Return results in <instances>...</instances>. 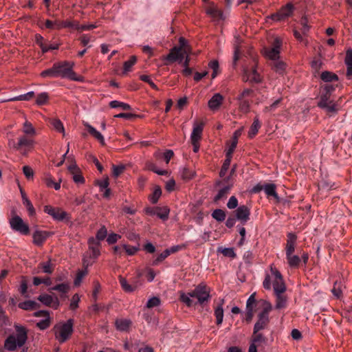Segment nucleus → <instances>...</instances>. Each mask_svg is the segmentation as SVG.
Wrapping results in <instances>:
<instances>
[{
	"instance_id": "24",
	"label": "nucleus",
	"mask_w": 352,
	"mask_h": 352,
	"mask_svg": "<svg viewBox=\"0 0 352 352\" xmlns=\"http://www.w3.org/2000/svg\"><path fill=\"white\" fill-rule=\"evenodd\" d=\"M344 63L346 66V76L348 79L352 80V50H346Z\"/></svg>"
},
{
	"instance_id": "56",
	"label": "nucleus",
	"mask_w": 352,
	"mask_h": 352,
	"mask_svg": "<svg viewBox=\"0 0 352 352\" xmlns=\"http://www.w3.org/2000/svg\"><path fill=\"white\" fill-rule=\"evenodd\" d=\"M208 66L210 69H212L213 72L212 74V78H216L217 75L219 72V63L217 60H213L210 61L208 64Z\"/></svg>"
},
{
	"instance_id": "9",
	"label": "nucleus",
	"mask_w": 352,
	"mask_h": 352,
	"mask_svg": "<svg viewBox=\"0 0 352 352\" xmlns=\"http://www.w3.org/2000/svg\"><path fill=\"white\" fill-rule=\"evenodd\" d=\"M280 46V40L278 38H276L273 43V47L272 48H266L264 50V55L266 58L272 61L279 59Z\"/></svg>"
},
{
	"instance_id": "55",
	"label": "nucleus",
	"mask_w": 352,
	"mask_h": 352,
	"mask_svg": "<svg viewBox=\"0 0 352 352\" xmlns=\"http://www.w3.org/2000/svg\"><path fill=\"white\" fill-rule=\"evenodd\" d=\"M23 204L26 207L29 215L33 216L35 214V209L28 198L24 197Z\"/></svg>"
},
{
	"instance_id": "34",
	"label": "nucleus",
	"mask_w": 352,
	"mask_h": 352,
	"mask_svg": "<svg viewBox=\"0 0 352 352\" xmlns=\"http://www.w3.org/2000/svg\"><path fill=\"white\" fill-rule=\"evenodd\" d=\"M34 141L25 136H21L19 138L17 145L19 146V150H22L23 148H29L32 146Z\"/></svg>"
},
{
	"instance_id": "25",
	"label": "nucleus",
	"mask_w": 352,
	"mask_h": 352,
	"mask_svg": "<svg viewBox=\"0 0 352 352\" xmlns=\"http://www.w3.org/2000/svg\"><path fill=\"white\" fill-rule=\"evenodd\" d=\"M269 322V316L263 315L260 314L258 316V320L256 322L254 327V333H257L260 330H262L265 328L267 324Z\"/></svg>"
},
{
	"instance_id": "8",
	"label": "nucleus",
	"mask_w": 352,
	"mask_h": 352,
	"mask_svg": "<svg viewBox=\"0 0 352 352\" xmlns=\"http://www.w3.org/2000/svg\"><path fill=\"white\" fill-rule=\"evenodd\" d=\"M44 211L52 218L58 221H69V214L59 208H53L50 206H46L44 208Z\"/></svg>"
},
{
	"instance_id": "57",
	"label": "nucleus",
	"mask_w": 352,
	"mask_h": 352,
	"mask_svg": "<svg viewBox=\"0 0 352 352\" xmlns=\"http://www.w3.org/2000/svg\"><path fill=\"white\" fill-rule=\"evenodd\" d=\"M162 195L161 189L159 187L155 188L153 194L150 196V201L153 204H155L157 202L159 198Z\"/></svg>"
},
{
	"instance_id": "37",
	"label": "nucleus",
	"mask_w": 352,
	"mask_h": 352,
	"mask_svg": "<svg viewBox=\"0 0 352 352\" xmlns=\"http://www.w3.org/2000/svg\"><path fill=\"white\" fill-rule=\"evenodd\" d=\"M289 265L291 267H297L300 262V258L298 255L291 254L289 256H286Z\"/></svg>"
},
{
	"instance_id": "20",
	"label": "nucleus",
	"mask_w": 352,
	"mask_h": 352,
	"mask_svg": "<svg viewBox=\"0 0 352 352\" xmlns=\"http://www.w3.org/2000/svg\"><path fill=\"white\" fill-rule=\"evenodd\" d=\"M119 280L122 288L126 292H133L141 285L138 279L134 280L131 285L129 284L124 278L120 277Z\"/></svg>"
},
{
	"instance_id": "13",
	"label": "nucleus",
	"mask_w": 352,
	"mask_h": 352,
	"mask_svg": "<svg viewBox=\"0 0 352 352\" xmlns=\"http://www.w3.org/2000/svg\"><path fill=\"white\" fill-rule=\"evenodd\" d=\"M35 317H43L44 318L36 323V326L41 330H45L49 327L50 324V317L49 312L47 311H38L34 313Z\"/></svg>"
},
{
	"instance_id": "17",
	"label": "nucleus",
	"mask_w": 352,
	"mask_h": 352,
	"mask_svg": "<svg viewBox=\"0 0 352 352\" xmlns=\"http://www.w3.org/2000/svg\"><path fill=\"white\" fill-rule=\"evenodd\" d=\"M292 10L293 7L292 4L288 3L276 14L272 15V19L276 21H281L289 16L292 14Z\"/></svg>"
},
{
	"instance_id": "19",
	"label": "nucleus",
	"mask_w": 352,
	"mask_h": 352,
	"mask_svg": "<svg viewBox=\"0 0 352 352\" xmlns=\"http://www.w3.org/2000/svg\"><path fill=\"white\" fill-rule=\"evenodd\" d=\"M285 292H274V295L276 297V304L275 309H283L287 307V298L284 294Z\"/></svg>"
},
{
	"instance_id": "18",
	"label": "nucleus",
	"mask_w": 352,
	"mask_h": 352,
	"mask_svg": "<svg viewBox=\"0 0 352 352\" xmlns=\"http://www.w3.org/2000/svg\"><path fill=\"white\" fill-rule=\"evenodd\" d=\"M223 97L221 94L217 93L209 100L208 107L212 111H217L222 104Z\"/></svg>"
},
{
	"instance_id": "50",
	"label": "nucleus",
	"mask_w": 352,
	"mask_h": 352,
	"mask_svg": "<svg viewBox=\"0 0 352 352\" xmlns=\"http://www.w3.org/2000/svg\"><path fill=\"white\" fill-rule=\"evenodd\" d=\"M169 209L167 207L157 208L156 216L162 220H166L168 217Z\"/></svg>"
},
{
	"instance_id": "45",
	"label": "nucleus",
	"mask_w": 352,
	"mask_h": 352,
	"mask_svg": "<svg viewBox=\"0 0 352 352\" xmlns=\"http://www.w3.org/2000/svg\"><path fill=\"white\" fill-rule=\"evenodd\" d=\"M235 43H234V63H236V62L239 60L240 56V47L239 43L241 42L240 38L239 36H235Z\"/></svg>"
},
{
	"instance_id": "33",
	"label": "nucleus",
	"mask_w": 352,
	"mask_h": 352,
	"mask_svg": "<svg viewBox=\"0 0 352 352\" xmlns=\"http://www.w3.org/2000/svg\"><path fill=\"white\" fill-rule=\"evenodd\" d=\"M180 177L185 180H188L195 176V172L186 166L181 167L179 169Z\"/></svg>"
},
{
	"instance_id": "10",
	"label": "nucleus",
	"mask_w": 352,
	"mask_h": 352,
	"mask_svg": "<svg viewBox=\"0 0 352 352\" xmlns=\"http://www.w3.org/2000/svg\"><path fill=\"white\" fill-rule=\"evenodd\" d=\"M94 263L93 261H91L88 258V254H85L82 258V265L84 269L82 270L79 271L77 273L76 277L74 280V285L76 286H79L81 283L82 278L87 274L88 270L87 268L92 265Z\"/></svg>"
},
{
	"instance_id": "59",
	"label": "nucleus",
	"mask_w": 352,
	"mask_h": 352,
	"mask_svg": "<svg viewBox=\"0 0 352 352\" xmlns=\"http://www.w3.org/2000/svg\"><path fill=\"white\" fill-rule=\"evenodd\" d=\"M219 251H220L225 256L230 258H234L236 256V254L233 248H221L219 249Z\"/></svg>"
},
{
	"instance_id": "7",
	"label": "nucleus",
	"mask_w": 352,
	"mask_h": 352,
	"mask_svg": "<svg viewBox=\"0 0 352 352\" xmlns=\"http://www.w3.org/2000/svg\"><path fill=\"white\" fill-rule=\"evenodd\" d=\"M10 226L12 230L17 232L23 235L29 234L30 228L27 223L18 215L12 217L10 219Z\"/></svg>"
},
{
	"instance_id": "54",
	"label": "nucleus",
	"mask_w": 352,
	"mask_h": 352,
	"mask_svg": "<svg viewBox=\"0 0 352 352\" xmlns=\"http://www.w3.org/2000/svg\"><path fill=\"white\" fill-rule=\"evenodd\" d=\"M160 299L158 297L153 296L148 300L146 303V307L148 309H151L155 307H157L160 305Z\"/></svg>"
},
{
	"instance_id": "42",
	"label": "nucleus",
	"mask_w": 352,
	"mask_h": 352,
	"mask_svg": "<svg viewBox=\"0 0 352 352\" xmlns=\"http://www.w3.org/2000/svg\"><path fill=\"white\" fill-rule=\"evenodd\" d=\"M87 254H88V258L91 261H93L94 263L95 260L99 256L100 252L99 248H94L91 246V248L89 249V251L85 252L83 256Z\"/></svg>"
},
{
	"instance_id": "51",
	"label": "nucleus",
	"mask_w": 352,
	"mask_h": 352,
	"mask_svg": "<svg viewBox=\"0 0 352 352\" xmlns=\"http://www.w3.org/2000/svg\"><path fill=\"white\" fill-rule=\"evenodd\" d=\"M122 248L126 251V254L129 256H133L140 250V245L138 244L135 246H129L126 244H123Z\"/></svg>"
},
{
	"instance_id": "53",
	"label": "nucleus",
	"mask_w": 352,
	"mask_h": 352,
	"mask_svg": "<svg viewBox=\"0 0 352 352\" xmlns=\"http://www.w3.org/2000/svg\"><path fill=\"white\" fill-rule=\"evenodd\" d=\"M212 217L218 221H223L225 220L226 214L221 209H216L212 214Z\"/></svg>"
},
{
	"instance_id": "2",
	"label": "nucleus",
	"mask_w": 352,
	"mask_h": 352,
	"mask_svg": "<svg viewBox=\"0 0 352 352\" xmlns=\"http://www.w3.org/2000/svg\"><path fill=\"white\" fill-rule=\"evenodd\" d=\"M16 335L9 336L4 342V348L7 351H12L21 347L27 341L28 335L25 328L20 324H14Z\"/></svg>"
},
{
	"instance_id": "48",
	"label": "nucleus",
	"mask_w": 352,
	"mask_h": 352,
	"mask_svg": "<svg viewBox=\"0 0 352 352\" xmlns=\"http://www.w3.org/2000/svg\"><path fill=\"white\" fill-rule=\"evenodd\" d=\"M137 61V58L135 56H133L131 57V58L124 62V68H123V73L126 74L129 72L131 70L132 67L135 65V63Z\"/></svg>"
},
{
	"instance_id": "4",
	"label": "nucleus",
	"mask_w": 352,
	"mask_h": 352,
	"mask_svg": "<svg viewBox=\"0 0 352 352\" xmlns=\"http://www.w3.org/2000/svg\"><path fill=\"white\" fill-rule=\"evenodd\" d=\"M179 47L175 46L170 50V53L165 57L166 60L171 62L178 60L179 63H182L184 54L190 53V48L184 38L180 37L179 38Z\"/></svg>"
},
{
	"instance_id": "16",
	"label": "nucleus",
	"mask_w": 352,
	"mask_h": 352,
	"mask_svg": "<svg viewBox=\"0 0 352 352\" xmlns=\"http://www.w3.org/2000/svg\"><path fill=\"white\" fill-rule=\"evenodd\" d=\"M204 129V123L195 121L193 122L192 131L190 134L191 142H199L201 139Z\"/></svg>"
},
{
	"instance_id": "27",
	"label": "nucleus",
	"mask_w": 352,
	"mask_h": 352,
	"mask_svg": "<svg viewBox=\"0 0 352 352\" xmlns=\"http://www.w3.org/2000/svg\"><path fill=\"white\" fill-rule=\"evenodd\" d=\"M54 265L51 261L49 260L46 262H42L38 264L37 267V273L43 272L45 274H50L53 272Z\"/></svg>"
},
{
	"instance_id": "3",
	"label": "nucleus",
	"mask_w": 352,
	"mask_h": 352,
	"mask_svg": "<svg viewBox=\"0 0 352 352\" xmlns=\"http://www.w3.org/2000/svg\"><path fill=\"white\" fill-rule=\"evenodd\" d=\"M58 78H68L75 81H82V78L77 76L73 71L74 63L73 62L63 61L54 63Z\"/></svg>"
},
{
	"instance_id": "52",
	"label": "nucleus",
	"mask_w": 352,
	"mask_h": 352,
	"mask_svg": "<svg viewBox=\"0 0 352 352\" xmlns=\"http://www.w3.org/2000/svg\"><path fill=\"white\" fill-rule=\"evenodd\" d=\"M231 158H232V155H226V159L225 160L224 162H223V164L222 166V168L221 169V171L219 173V175L221 177H224L227 170H228L229 168V166L230 165V162H231Z\"/></svg>"
},
{
	"instance_id": "35",
	"label": "nucleus",
	"mask_w": 352,
	"mask_h": 352,
	"mask_svg": "<svg viewBox=\"0 0 352 352\" xmlns=\"http://www.w3.org/2000/svg\"><path fill=\"white\" fill-rule=\"evenodd\" d=\"M259 189H263L265 192L268 196H272L275 198L278 197L277 193L276 192V186L274 184H267L259 188Z\"/></svg>"
},
{
	"instance_id": "36",
	"label": "nucleus",
	"mask_w": 352,
	"mask_h": 352,
	"mask_svg": "<svg viewBox=\"0 0 352 352\" xmlns=\"http://www.w3.org/2000/svg\"><path fill=\"white\" fill-rule=\"evenodd\" d=\"M232 185V184H228L227 186L223 187L221 188L217 195L214 197V201H217L219 200H221L222 199H224L227 197L228 195Z\"/></svg>"
},
{
	"instance_id": "38",
	"label": "nucleus",
	"mask_w": 352,
	"mask_h": 352,
	"mask_svg": "<svg viewBox=\"0 0 352 352\" xmlns=\"http://www.w3.org/2000/svg\"><path fill=\"white\" fill-rule=\"evenodd\" d=\"M41 76L43 78H58V75L56 74V69L54 66V64L53 65V66L52 67L43 71L41 73Z\"/></svg>"
},
{
	"instance_id": "49",
	"label": "nucleus",
	"mask_w": 352,
	"mask_h": 352,
	"mask_svg": "<svg viewBox=\"0 0 352 352\" xmlns=\"http://www.w3.org/2000/svg\"><path fill=\"white\" fill-rule=\"evenodd\" d=\"M34 91H29L27 94H22L12 98H9L6 101H15V100H29L34 96Z\"/></svg>"
},
{
	"instance_id": "64",
	"label": "nucleus",
	"mask_w": 352,
	"mask_h": 352,
	"mask_svg": "<svg viewBox=\"0 0 352 352\" xmlns=\"http://www.w3.org/2000/svg\"><path fill=\"white\" fill-rule=\"evenodd\" d=\"M23 173L28 179H32L34 177V170L29 166H24L23 167Z\"/></svg>"
},
{
	"instance_id": "12",
	"label": "nucleus",
	"mask_w": 352,
	"mask_h": 352,
	"mask_svg": "<svg viewBox=\"0 0 352 352\" xmlns=\"http://www.w3.org/2000/svg\"><path fill=\"white\" fill-rule=\"evenodd\" d=\"M38 300L44 305L57 309L60 302L57 297L52 296L49 294H41L38 297Z\"/></svg>"
},
{
	"instance_id": "41",
	"label": "nucleus",
	"mask_w": 352,
	"mask_h": 352,
	"mask_svg": "<svg viewBox=\"0 0 352 352\" xmlns=\"http://www.w3.org/2000/svg\"><path fill=\"white\" fill-rule=\"evenodd\" d=\"M321 79L324 82H331L338 80V76L332 72L325 71L321 74Z\"/></svg>"
},
{
	"instance_id": "30",
	"label": "nucleus",
	"mask_w": 352,
	"mask_h": 352,
	"mask_svg": "<svg viewBox=\"0 0 352 352\" xmlns=\"http://www.w3.org/2000/svg\"><path fill=\"white\" fill-rule=\"evenodd\" d=\"M224 299L221 300V304L218 305L214 309V316L216 317V322L218 325L221 324L223 319V305Z\"/></svg>"
},
{
	"instance_id": "46",
	"label": "nucleus",
	"mask_w": 352,
	"mask_h": 352,
	"mask_svg": "<svg viewBox=\"0 0 352 352\" xmlns=\"http://www.w3.org/2000/svg\"><path fill=\"white\" fill-rule=\"evenodd\" d=\"M50 290L58 291L61 294H66L69 290V285L68 283H60L58 284L50 289Z\"/></svg>"
},
{
	"instance_id": "58",
	"label": "nucleus",
	"mask_w": 352,
	"mask_h": 352,
	"mask_svg": "<svg viewBox=\"0 0 352 352\" xmlns=\"http://www.w3.org/2000/svg\"><path fill=\"white\" fill-rule=\"evenodd\" d=\"M80 301V296L78 294H74L69 304V308L72 310H76L78 307V303Z\"/></svg>"
},
{
	"instance_id": "43",
	"label": "nucleus",
	"mask_w": 352,
	"mask_h": 352,
	"mask_svg": "<svg viewBox=\"0 0 352 352\" xmlns=\"http://www.w3.org/2000/svg\"><path fill=\"white\" fill-rule=\"evenodd\" d=\"M261 127V123L258 120V118H255L254 122L250 127L249 131V137L253 138L258 131L259 128Z\"/></svg>"
},
{
	"instance_id": "29",
	"label": "nucleus",
	"mask_w": 352,
	"mask_h": 352,
	"mask_svg": "<svg viewBox=\"0 0 352 352\" xmlns=\"http://www.w3.org/2000/svg\"><path fill=\"white\" fill-rule=\"evenodd\" d=\"M241 133H242V129H238L234 131L233 136H232V143L229 146V148L226 153V155H232L233 151H234L235 148L236 147L237 142H238V138L241 135Z\"/></svg>"
},
{
	"instance_id": "63",
	"label": "nucleus",
	"mask_w": 352,
	"mask_h": 352,
	"mask_svg": "<svg viewBox=\"0 0 352 352\" xmlns=\"http://www.w3.org/2000/svg\"><path fill=\"white\" fill-rule=\"evenodd\" d=\"M48 100V95L47 93L43 92L38 95L36 98V104L38 105H42L46 103Z\"/></svg>"
},
{
	"instance_id": "62",
	"label": "nucleus",
	"mask_w": 352,
	"mask_h": 352,
	"mask_svg": "<svg viewBox=\"0 0 352 352\" xmlns=\"http://www.w3.org/2000/svg\"><path fill=\"white\" fill-rule=\"evenodd\" d=\"M239 109L243 113H248L250 111V102L246 100H239Z\"/></svg>"
},
{
	"instance_id": "21",
	"label": "nucleus",
	"mask_w": 352,
	"mask_h": 352,
	"mask_svg": "<svg viewBox=\"0 0 352 352\" xmlns=\"http://www.w3.org/2000/svg\"><path fill=\"white\" fill-rule=\"evenodd\" d=\"M296 236L293 233H289L287 235V241L285 247L286 256L294 254L296 247Z\"/></svg>"
},
{
	"instance_id": "47",
	"label": "nucleus",
	"mask_w": 352,
	"mask_h": 352,
	"mask_svg": "<svg viewBox=\"0 0 352 352\" xmlns=\"http://www.w3.org/2000/svg\"><path fill=\"white\" fill-rule=\"evenodd\" d=\"M109 106L111 108H121L123 110H130L131 106L127 104L118 100H113L110 102Z\"/></svg>"
},
{
	"instance_id": "40",
	"label": "nucleus",
	"mask_w": 352,
	"mask_h": 352,
	"mask_svg": "<svg viewBox=\"0 0 352 352\" xmlns=\"http://www.w3.org/2000/svg\"><path fill=\"white\" fill-rule=\"evenodd\" d=\"M272 67L276 72L281 74L285 69L286 65L284 62L278 59L275 61H273L272 63Z\"/></svg>"
},
{
	"instance_id": "31",
	"label": "nucleus",
	"mask_w": 352,
	"mask_h": 352,
	"mask_svg": "<svg viewBox=\"0 0 352 352\" xmlns=\"http://www.w3.org/2000/svg\"><path fill=\"white\" fill-rule=\"evenodd\" d=\"M50 122L54 130H56L58 133H62L63 136H65L66 134L65 127L60 119L52 118L50 120Z\"/></svg>"
},
{
	"instance_id": "61",
	"label": "nucleus",
	"mask_w": 352,
	"mask_h": 352,
	"mask_svg": "<svg viewBox=\"0 0 352 352\" xmlns=\"http://www.w3.org/2000/svg\"><path fill=\"white\" fill-rule=\"evenodd\" d=\"M321 109H324L327 113H334L338 110L336 104L333 101H329V102L327 104L325 107H322Z\"/></svg>"
},
{
	"instance_id": "60",
	"label": "nucleus",
	"mask_w": 352,
	"mask_h": 352,
	"mask_svg": "<svg viewBox=\"0 0 352 352\" xmlns=\"http://www.w3.org/2000/svg\"><path fill=\"white\" fill-rule=\"evenodd\" d=\"M331 292L335 296L339 298L342 292V285L341 283H335Z\"/></svg>"
},
{
	"instance_id": "5",
	"label": "nucleus",
	"mask_w": 352,
	"mask_h": 352,
	"mask_svg": "<svg viewBox=\"0 0 352 352\" xmlns=\"http://www.w3.org/2000/svg\"><path fill=\"white\" fill-rule=\"evenodd\" d=\"M74 321L69 319L64 323H60L55 327V337L60 342H65L73 332Z\"/></svg>"
},
{
	"instance_id": "6",
	"label": "nucleus",
	"mask_w": 352,
	"mask_h": 352,
	"mask_svg": "<svg viewBox=\"0 0 352 352\" xmlns=\"http://www.w3.org/2000/svg\"><path fill=\"white\" fill-rule=\"evenodd\" d=\"M257 63L255 60L243 67V80L245 82L258 83L261 82V77L256 69Z\"/></svg>"
},
{
	"instance_id": "44",
	"label": "nucleus",
	"mask_w": 352,
	"mask_h": 352,
	"mask_svg": "<svg viewBox=\"0 0 352 352\" xmlns=\"http://www.w3.org/2000/svg\"><path fill=\"white\" fill-rule=\"evenodd\" d=\"M181 300L185 303L188 307H191L196 304V302L191 297V295H189L188 293H182L180 295Z\"/></svg>"
},
{
	"instance_id": "26",
	"label": "nucleus",
	"mask_w": 352,
	"mask_h": 352,
	"mask_svg": "<svg viewBox=\"0 0 352 352\" xmlns=\"http://www.w3.org/2000/svg\"><path fill=\"white\" fill-rule=\"evenodd\" d=\"M84 126L87 129L91 135L98 140L102 145H104V138L99 131L87 122H84Z\"/></svg>"
},
{
	"instance_id": "23",
	"label": "nucleus",
	"mask_w": 352,
	"mask_h": 352,
	"mask_svg": "<svg viewBox=\"0 0 352 352\" xmlns=\"http://www.w3.org/2000/svg\"><path fill=\"white\" fill-rule=\"evenodd\" d=\"M56 24L57 30L62 28H72L79 30V23L77 21H56Z\"/></svg>"
},
{
	"instance_id": "1",
	"label": "nucleus",
	"mask_w": 352,
	"mask_h": 352,
	"mask_svg": "<svg viewBox=\"0 0 352 352\" xmlns=\"http://www.w3.org/2000/svg\"><path fill=\"white\" fill-rule=\"evenodd\" d=\"M263 285L267 290L271 289L272 286L274 292L286 291V285L280 272L272 265L270 266V272L265 275Z\"/></svg>"
},
{
	"instance_id": "28",
	"label": "nucleus",
	"mask_w": 352,
	"mask_h": 352,
	"mask_svg": "<svg viewBox=\"0 0 352 352\" xmlns=\"http://www.w3.org/2000/svg\"><path fill=\"white\" fill-rule=\"evenodd\" d=\"M116 329L120 331H128L131 324V321L126 318L117 319L115 322Z\"/></svg>"
},
{
	"instance_id": "22",
	"label": "nucleus",
	"mask_w": 352,
	"mask_h": 352,
	"mask_svg": "<svg viewBox=\"0 0 352 352\" xmlns=\"http://www.w3.org/2000/svg\"><path fill=\"white\" fill-rule=\"evenodd\" d=\"M49 236L48 232L45 231H41V230H36L33 233V243L38 246H41L43 245L44 241L47 239V238Z\"/></svg>"
},
{
	"instance_id": "39",
	"label": "nucleus",
	"mask_w": 352,
	"mask_h": 352,
	"mask_svg": "<svg viewBox=\"0 0 352 352\" xmlns=\"http://www.w3.org/2000/svg\"><path fill=\"white\" fill-rule=\"evenodd\" d=\"M23 132L28 135H35L36 130L32 124L26 120L23 124Z\"/></svg>"
},
{
	"instance_id": "11",
	"label": "nucleus",
	"mask_w": 352,
	"mask_h": 352,
	"mask_svg": "<svg viewBox=\"0 0 352 352\" xmlns=\"http://www.w3.org/2000/svg\"><path fill=\"white\" fill-rule=\"evenodd\" d=\"M206 14L210 16L213 21H219L224 20L225 16L221 10H220L214 3H209L206 8Z\"/></svg>"
},
{
	"instance_id": "32",
	"label": "nucleus",
	"mask_w": 352,
	"mask_h": 352,
	"mask_svg": "<svg viewBox=\"0 0 352 352\" xmlns=\"http://www.w3.org/2000/svg\"><path fill=\"white\" fill-rule=\"evenodd\" d=\"M19 307L23 310H34L39 307V305L34 300H26L19 304Z\"/></svg>"
},
{
	"instance_id": "14",
	"label": "nucleus",
	"mask_w": 352,
	"mask_h": 352,
	"mask_svg": "<svg viewBox=\"0 0 352 352\" xmlns=\"http://www.w3.org/2000/svg\"><path fill=\"white\" fill-rule=\"evenodd\" d=\"M250 211L247 206H240L236 210V217L243 223H246L250 219Z\"/></svg>"
},
{
	"instance_id": "15",
	"label": "nucleus",
	"mask_w": 352,
	"mask_h": 352,
	"mask_svg": "<svg viewBox=\"0 0 352 352\" xmlns=\"http://www.w3.org/2000/svg\"><path fill=\"white\" fill-rule=\"evenodd\" d=\"M197 299L199 304H203L210 298L209 290L205 285H199L196 287Z\"/></svg>"
}]
</instances>
